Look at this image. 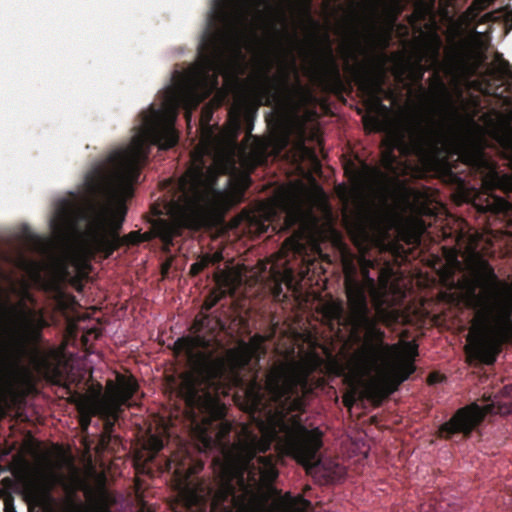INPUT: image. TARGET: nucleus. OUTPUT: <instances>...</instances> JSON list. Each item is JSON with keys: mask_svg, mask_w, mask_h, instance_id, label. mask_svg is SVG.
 Returning a JSON list of instances; mask_svg holds the SVG:
<instances>
[{"mask_svg": "<svg viewBox=\"0 0 512 512\" xmlns=\"http://www.w3.org/2000/svg\"><path fill=\"white\" fill-rule=\"evenodd\" d=\"M77 409L80 415L79 422L84 431L90 426L92 416L104 417L112 414V408L107 403H94L82 397L78 400Z\"/></svg>", "mask_w": 512, "mask_h": 512, "instance_id": "nucleus-15", "label": "nucleus"}, {"mask_svg": "<svg viewBox=\"0 0 512 512\" xmlns=\"http://www.w3.org/2000/svg\"><path fill=\"white\" fill-rule=\"evenodd\" d=\"M512 413L511 407L506 410ZM492 413H505L501 407H496L493 403L485 406H480L477 403H472L459 408L454 415L438 429V436L444 439H451L455 434H463L465 438H469L472 432L482 423L487 414Z\"/></svg>", "mask_w": 512, "mask_h": 512, "instance_id": "nucleus-8", "label": "nucleus"}, {"mask_svg": "<svg viewBox=\"0 0 512 512\" xmlns=\"http://www.w3.org/2000/svg\"><path fill=\"white\" fill-rule=\"evenodd\" d=\"M496 61L498 62V69L503 76L512 77V70L510 63L502 57L501 54L496 55Z\"/></svg>", "mask_w": 512, "mask_h": 512, "instance_id": "nucleus-30", "label": "nucleus"}, {"mask_svg": "<svg viewBox=\"0 0 512 512\" xmlns=\"http://www.w3.org/2000/svg\"><path fill=\"white\" fill-rule=\"evenodd\" d=\"M433 80L434 81L431 85V94L433 99L438 103L447 101L450 95L445 82L439 75H434Z\"/></svg>", "mask_w": 512, "mask_h": 512, "instance_id": "nucleus-21", "label": "nucleus"}, {"mask_svg": "<svg viewBox=\"0 0 512 512\" xmlns=\"http://www.w3.org/2000/svg\"><path fill=\"white\" fill-rule=\"evenodd\" d=\"M118 444L120 442L119 438L114 436L113 434H106L102 432L99 438V445L102 449H109L112 443Z\"/></svg>", "mask_w": 512, "mask_h": 512, "instance_id": "nucleus-29", "label": "nucleus"}, {"mask_svg": "<svg viewBox=\"0 0 512 512\" xmlns=\"http://www.w3.org/2000/svg\"><path fill=\"white\" fill-rule=\"evenodd\" d=\"M435 0H430L428 3L418 4L413 13L407 16L408 23L413 27L416 32H422L421 23L433 12Z\"/></svg>", "mask_w": 512, "mask_h": 512, "instance_id": "nucleus-19", "label": "nucleus"}, {"mask_svg": "<svg viewBox=\"0 0 512 512\" xmlns=\"http://www.w3.org/2000/svg\"><path fill=\"white\" fill-rule=\"evenodd\" d=\"M47 369L51 372L52 378L55 382H59L63 378V372L59 364L47 363Z\"/></svg>", "mask_w": 512, "mask_h": 512, "instance_id": "nucleus-32", "label": "nucleus"}, {"mask_svg": "<svg viewBox=\"0 0 512 512\" xmlns=\"http://www.w3.org/2000/svg\"><path fill=\"white\" fill-rule=\"evenodd\" d=\"M212 109L209 108L208 106L204 107L201 111V118H200V122H201V125L204 126V125H208L211 118H212Z\"/></svg>", "mask_w": 512, "mask_h": 512, "instance_id": "nucleus-33", "label": "nucleus"}, {"mask_svg": "<svg viewBox=\"0 0 512 512\" xmlns=\"http://www.w3.org/2000/svg\"><path fill=\"white\" fill-rule=\"evenodd\" d=\"M325 40L327 42L325 47V60L322 67V73L325 78V80L330 83L334 87H341L343 85L342 83V76L340 72L339 65L333 55L332 47L329 42V36H325Z\"/></svg>", "mask_w": 512, "mask_h": 512, "instance_id": "nucleus-17", "label": "nucleus"}, {"mask_svg": "<svg viewBox=\"0 0 512 512\" xmlns=\"http://www.w3.org/2000/svg\"><path fill=\"white\" fill-rule=\"evenodd\" d=\"M343 402L345 406L351 407L355 403V398L353 395H346L343 398Z\"/></svg>", "mask_w": 512, "mask_h": 512, "instance_id": "nucleus-35", "label": "nucleus"}, {"mask_svg": "<svg viewBox=\"0 0 512 512\" xmlns=\"http://www.w3.org/2000/svg\"><path fill=\"white\" fill-rule=\"evenodd\" d=\"M125 214L126 208L121 206L117 211L116 219L111 222H108L107 218L102 214H95L90 218L86 232V241L91 252L102 255V249L97 241L98 234L105 235L107 238L114 237V234L120 236L119 232L122 228Z\"/></svg>", "mask_w": 512, "mask_h": 512, "instance_id": "nucleus-10", "label": "nucleus"}, {"mask_svg": "<svg viewBox=\"0 0 512 512\" xmlns=\"http://www.w3.org/2000/svg\"><path fill=\"white\" fill-rule=\"evenodd\" d=\"M199 54V64L182 76L177 87L169 88L163 107L151 105L142 112L141 127L130 145L112 152L104 163L86 175V188L94 198L123 200L132 196L133 184L139 179L151 146L166 150L178 143L174 127L178 106L186 110L185 118L189 122L192 111L218 88V77L232 64L233 58L243 59L241 48L229 30L205 33Z\"/></svg>", "mask_w": 512, "mask_h": 512, "instance_id": "nucleus-1", "label": "nucleus"}, {"mask_svg": "<svg viewBox=\"0 0 512 512\" xmlns=\"http://www.w3.org/2000/svg\"><path fill=\"white\" fill-rule=\"evenodd\" d=\"M81 214V211L69 204L62 205L56 212L53 225L57 226L59 229L74 228Z\"/></svg>", "mask_w": 512, "mask_h": 512, "instance_id": "nucleus-18", "label": "nucleus"}, {"mask_svg": "<svg viewBox=\"0 0 512 512\" xmlns=\"http://www.w3.org/2000/svg\"><path fill=\"white\" fill-rule=\"evenodd\" d=\"M272 69V62L269 59H265L261 70V78L263 83L260 84L259 90L262 93L261 98L265 99L266 105H270L272 98V91L278 90L280 85H288V75L283 73L279 77H271L270 71Z\"/></svg>", "mask_w": 512, "mask_h": 512, "instance_id": "nucleus-16", "label": "nucleus"}, {"mask_svg": "<svg viewBox=\"0 0 512 512\" xmlns=\"http://www.w3.org/2000/svg\"><path fill=\"white\" fill-rule=\"evenodd\" d=\"M108 405L112 408V414H110L108 416L101 417L104 420L102 432H105L106 434H113L114 424L118 418V413L121 411V409H119L111 404H108Z\"/></svg>", "mask_w": 512, "mask_h": 512, "instance_id": "nucleus-23", "label": "nucleus"}, {"mask_svg": "<svg viewBox=\"0 0 512 512\" xmlns=\"http://www.w3.org/2000/svg\"><path fill=\"white\" fill-rule=\"evenodd\" d=\"M141 232L131 231L124 236L108 237L105 235L98 234L97 241L102 249V256L104 259H108L112 254L118 250L121 246L138 245L141 243Z\"/></svg>", "mask_w": 512, "mask_h": 512, "instance_id": "nucleus-13", "label": "nucleus"}, {"mask_svg": "<svg viewBox=\"0 0 512 512\" xmlns=\"http://www.w3.org/2000/svg\"><path fill=\"white\" fill-rule=\"evenodd\" d=\"M220 175H227L226 186L236 185L244 193L252 180L249 173L241 171L235 149L220 152L211 166L204 163L190 167L179 181L180 196L174 203L172 219H156L151 230L141 233V243L159 238L165 251L169 252L174 239L185 229L195 228L202 211L223 198L218 187Z\"/></svg>", "mask_w": 512, "mask_h": 512, "instance_id": "nucleus-3", "label": "nucleus"}, {"mask_svg": "<svg viewBox=\"0 0 512 512\" xmlns=\"http://www.w3.org/2000/svg\"><path fill=\"white\" fill-rule=\"evenodd\" d=\"M18 318L17 323L9 328L11 346L17 354H24L30 346L42 341V330L48 325L41 311L29 308L25 302L16 305L3 303Z\"/></svg>", "mask_w": 512, "mask_h": 512, "instance_id": "nucleus-6", "label": "nucleus"}, {"mask_svg": "<svg viewBox=\"0 0 512 512\" xmlns=\"http://www.w3.org/2000/svg\"><path fill=\"white\" fill-rule=\"evenodd\" d=\"M7 331L8 330L5 329V332H7ZM3 332H4V329L2 326H0V385L2 384V382L4 380V370H5L4 352L7 347L6 341H4Z\"/></svg>", "mask_w": 512, "mask_h": 512, "instance_id": "nucleus-27", "label": "nucleus"}, {"mask_svg": "<svg viewBox=\"0 0 512 512\" xmlns=\"http://www.w3.org/2000/svg\"><path fill=\"white\" fill-rule=\"evenodd\" d=\"M443 128L433 116L415 119L409 128V151L417 157L437 156L444 144Z\"/></svg>", "mask_w": 512, "mask_h": 512, "instance_id": "nucleus-9", "label": "nucleus"}, {"mask_svg": "<svg viewBox=\"0 0 512 512\" xmlns=\"http://www.w3.org/2000/svg\"><path fill=\"white\" fill-rule=\"evenodd\" d=\"M441 44H442V42H441L440 37L436 33H434L432 35L431 43H428L426 45L427 49L429 50V52L431 53L432 57L435 60H438Z\"/></svg>", "mask_w": 512, "mask_h": 512, "instance_id": "nucleus-28", "label": "nucleus"}, {"mask_svg": "<svg viewBox=\"0 0 512 512\" xmlns=\"http://www.w3.org/2000/svg\"><path fill=\"white\" fill-rule=\"evenodd\" d=\"M252 5V0H217L215 3L214 16L225 25H232V22L242 17Z\"/></svg>", "mask_w": 512, "mask_h": 512, "instance_id": "nucleus-12", "label": "nucleus"}, {"mask_svg": "<svg viewBox=\"0 0 512 512\" xmlns=\"http://www.w3.org/2000/svg\"><path fill=\"white\" fill-rule=\"evenodd\" d=\"M215 287L208 293L202 304V311H210L219 301L227 295L234 296L242 285V276L239 272L218 269L213 275Z\"/></svg>", "mask_w": 512, "mask_h": 512, "instance_id": "nucleus-11", "label": "nucleus"}, {"mask_svg": "<svg viewBox=\"0 0 512 512\" xmlns=\"http://www.w3.org/2000/svg\"><path fill=\"white\" fill-rule=\"evenodd\" d=\"M484 9L482 0H474L467 8L466 14L471 18H476L478 14Z\"/></svg>", "mask_w": 512, "mask_h": 512, "instance_id": "nucleus-31", "label": "nucleus"}, {"mask_svg": "<svg viewBox=\"0 0 512 512\" xmlns=\"http://www.w3.org/2000/svg\"><path fill=\"white\" fill-rule=\"evenodd\" d=\"M144 448L148 451V461H154L158 453L164 448V441L160 436L151 435Z\"/></svg>", "mask_w": 512, "mask_h": 512, "instance_id": "nucleus-22", "label": "nucleus"}, {"mask_svg": "<svg viewBox=\"0 0 512 512\" xmlns=\"http://www.w3.org/2000/svg\"><path fill=\"white\" fill-rule=\"evenodd\" d=\"M457 157V161L465 167L463 171H458V164L450 163L449 159L445 161V176L447 180L457 186L459 189H464L467 184L468 174L479 175L484 177L489 171L493 169V165L485 151L478 145L470 142L460 143L450 157Z\"/></svg>", "mask_w": 512, "mask_h": 512, "instance_id": "nucleus-7", "label": "nucleus"}, {"mask_svg": "<svg viewBox=\"0 0 512 512\" xmlns=\"http://www.w3.org/2000/svg\"><path fill=\"white\" fill-rule=\"evenodd\" d=\"M399 28L403 29L404 30V34L405 36H407L409 34V30L407 28V26L405 25H400Z\"/></svg>", "mask_w": 512, "mask_h": 512, "instance_id": "nucleus-37", "label": "nucleus"}, {"mask_svg": "<svg viewBox=\"0 0 512 512\" xmlns=\"http://www.w3.org/2000/svg\"><path fill=\"white\" fill-rule=\"evenodd\" d=\"M374 264L371 260H363L361 266V274L366 282V285L370 288L375 287V279L369 275V268H373Z\"/></svg>", "mask_w": 512, "mask_h": 512, "instance_id": "nucleus-25", "label": "nucleus"}, {"mask_svg": "<svg viewBox=\"0 0 512 512\" xmlns=\"http://www.w3.org/2000/svg\"><path fill=\"white\" fill-rule=\"evenodd\" d=\"M467 305L474 311L468 353L480 363L492 365L502 346L512 341V301L507 284L486 260H480L473 269Z\"/></svg>", "mask_w": 512, "mask_h": 512, "instance_id": "nucleus-4", "label": "nucleus"}, {"mask_svg": "<svg viewBox=\"0 0 512 512\" xmlns=\"http://www.w3.org/2000/svg\"><path fill=\"white\" fill-rule=\"evenodd\" d=\"M355 3L346 15L341 32L346 38L343 46L345 69L353 77L359 90L380 104L385 56L371 54L377 27V9L369 7V13H360Z\"/></svg>", "mask_w": 512, "mask_h": 512, "instance_id": "nucleus-5", "label": "nucleus"}, {"mask_svg": "<svg viewBox=\"0 0 512 512\" xmlns=\"http://www.w3.org/2000/svg\"><path fill=\"white\" fill-rule=\"evenodd\" d=\"M386 157L388 158L389 162L392 164L395 161V156L392 153V151H389L386 153Z\"/></svg>", "mask_w": 512, "mask_h": 512, "instance_id": "nucleus-36", "label": "nucleus"}, {"mask_svg": "<svg viewBox=\"0 0 512 512\" xmlns=\"http://www.w3.org/2000/svg\"><path fill=\"white\" fill-rule=\"evenodd\" d=\"M288 36H289V38H291V39H296V36H295V35H288Z\"/></svg>", "mask_w": 512, "mask_h": 512, "instance_id": "nucleus-38", "label": "nucleus"}, {"mask_svg": "<svg viewBox=\"0 0 512 512\" xmlns=\"http://www.w3.org/2000/svg\"><path fill=\"white\" fill-rule=\"evenodd\" d=\"M228 358L236 369H243L251 360L250 352L245 349H231L228 352Z\"/></svg>", "mask_w": 512, "mask_h": 512, "instance_id": "nucleus-20", "label": "nucleus"}, {"mask_svg": "<svg viewBox=\"0 0 512 512\" xmlns=\"http://www.w3.org/2000/svg\"><path fill=\"white\" fill-rule=\"evenodd\" d=\"M209 259L201 256L196 262L190 266L189 274L193 277L199 275L203 270L209 267Z\"/></svg>", "mask_w": 512, "mask_h": 512, "instance_id": "nucleus-26", "label": "nucleus"}, {"mask_svg": "<svg viewBox=\"0 0 512 512\" xmlns=\"http://www.w3.org/2000/svg\"><path fill=\"white\" fill-rule=\"evenodd\" d=\"M204 256H205V258H208L210 260L209 261V266L210 265H214V264H218L223 259L222 254L219 253V252H216L214 254H205Z\"/></svg>", "mask_w": 512, "mask_h": 512, "instance_id": "nucleus-34", "label": "nucleus"}, {"mask_svg": "<svg viewBox=\"0 0 512 512\" xmlns=\"http://www.w3.org/2000/svg\"><path fill=\"white\" fill-rule=\"evenodd\" d=\"M139 385L134 376H117V384L113 389V400L111 405L121 409V406L127 405L133 396L137 393Z\"/></svg>", "mask_w": 512, "mask_h": 512, "instance_id": "nucleus-14", "label": "nucleus"}, {"mask_svg": "<svg viewBox=\"0 0 512 512\" xmlns=\"http://www.w3.org/2000/svg\"><path fill=\"white\" fill-rule=\"evenodd\" d=\"M403 2H404V0H391L388 10H389V16H390L392 24H395L398 17L400 16V14L403 11V9H404Z\"/></svg>", "mask_w": 512, "mask_h": 512, "instance_id": "nucleus-24", "label": "nucleus"}, {"mask_svg": "<svg viewBox=\"0 0 512 512\" xmlns=\"http://www.w3.org/2000/svg\"><path fill=\"white\" fill-rule=\"evenodd\" d=\"M345 292L350 309V321L356 331L363 332L362 343L351 358V371L358 380H363V396L374 407L382 405L399 385L406 381L416 370L415 358L418 346L405 343V359L401 361L390 376L373 377L381 372L401 353L400 344L385 341L386 333L378 325V320L371 315L365 286L356 277V269L350 267L344 280Z\"/></svg>", "mask_w": 512, "mask_h": 512, "instance_id": "nucleus-2", "label": "nucleus"}]
</instances>
